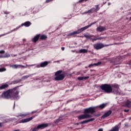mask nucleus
<instances>
[{
    "label": "nucleus",
    "mask_w": 131,
    "mask_h": 131,
    "mask_svg": "<svg viewBox=\"0 0 131 131\" xmlns=\"http://www.w3.org/2000/svg\"><path fill=\"white\" fill-rule=\"evenodd\" d=\"M61 73H62V70H59L55 72L54 78L55 80L59 81L60 80H63L64 79L65 76L64 75V74Z\"/></svg>",
    "instance_id": "20e7f679"
},
{
    "label": "nucleus",
    "mask_w": 131,
    "mask_h": 131,
    "mask_svg": "<svg viewBox=\"0 0 131 131\" xmlns=\"http://www.w3.org/2000/svg\"><path fill=\"white\" fill-rule=\"evenodd\" d=\"M112 113V111L110 110L106 112L103 115H102L101 117V118H106V117H108V116H110V115H111Z\"/></svg>",
    "instance_id": "9b49d317"
},
{
    "label": "nucleus",
    "mask_w": 131,
    "mask_h": 131,
    "mask_svg": "<svg viewBox=\"0 0 131 131\" xmlns=\"http://www.w3.org/2000/svg\"><path fill=\"white\" fill-rule=\"evenodd\" d=\"M61 50H62V51H64V50H65V48L61 47Z\"/></svg>",
    "instance_id": "ea45409f"
},
{
    "label": "nucleus",
    "mask_w": 131,
    "mask_h": 131,
    "mask_svg": "<svg viewBox=\"0 0 131 131\" xmlns=\"http://www.w3.org/2000/svg\"><path fill=\"white\" fill-rule=\"evenodd\" d=\"M20 27H21V26H19L16 27L15 29H14L13 30L10 31V32L5 34L4 35H6V34H9V33H11L14 31H16V30H18V29H19L20 28Z\"/></svg>",
    "instance_id": "4be33fe9"
},
{
    "label": "nucleus",
    "mask_w": 131,
    "mask_h": 131,
    "mask_svg": "<svg viewBox=\"0 0 131 131\" xmlns=\"http://www.w3.org/2000/svg\"><path fill=\"white\" fill-rule=\"evenodd\" d=\"M19 90L17 87L12 89H10L6 92H4L2 96L4 99H13L18 100L19 99Z\"/></svg>",
    "instance_id": "f257e3e1"
},
{
    "label": "nucleus",
    "mask_w": 131,
    "mask_h": 131,
    "mask_svg": "<svg viewBox=\"0 0 131 131\" xmlns=\"http://www.w3.org/2000/svg\"><path fill=\"white\" fill-rule=\"evenodd\" d=\"M34 117H35V116H33L30 118L23 119L19 122V123H25L26 122H29V121H31V120H32V119H33V118H34Z\"/></svg>",
    "instance_id": "9d476101"
},
{
    "label": "nucleus",
    "mask_w": 131,
    "mask_h": 131,
    "mask_svg": "<svg viewBox=\"0 0 131 131\" xmlns=\"http://www.w3.org/2000/svg\"><path fill=\"white\" fill-rule=\"evenodd\" d=\"M29 114H30V113L20 114L19 115V116H20L21 117H25L26 116H27V115H29Z\"/></svg>",
    "instance_id": "a878e982"
},
{
    "label": "nucleus",
    "mask_w": 131,
    "mask_h": 131,
    "mask_svg": "<svg viewBox=\"0 0 131 131\" xmlns=\"http://www.w3.org/2000/svg\"><path fill=\"white\" fill-rule=\"evenodd\" d=\"M84 14H89V12H88V11L84 12L82 13V15H84Z\"/></svg>",
    "instance_id": "e433bc0d"
},
{
    "label": "nucleus",
    "mask_w": 131,
    "mask_h": 131,
    "mask_svg": "<svg viewBox=\"0 0 131 131\" xmlns=\"http://www.w3.org/2000/svg\"><path fill=\"white\" fill-rule=\"evenodd\" d=\"M110 5H111V3H108V6H110Z\"/></svg>",
    "instance_id": "37998d69"
},
{
    "label": "nucleus",
    "mask_w": 131,
    "mask_h": 131,
    "mask_svg": "<svg viewBox=\"0 0 131 131\" xmlns=\"http://www.w3.org/2000/svg\"><path fill=\"white\" fill-rule=\"evenodd\" d=\"M4 13H5V14H9V12H4Z\"/></svg>",
    "instance_id": "a18cd8bd"
},
{
    "label": "nucleus",
    "mask_w": 131,
    "mask_h": 131,
    "mask_svg": "<svg viewBox=\"0 0 131 131\" xmlns=\"http://www.w3.org/2000/svg\"><path fill=\"white\" fill-rule=\"evenodd\" d=\"M4 53H5V51L4 50L0 51V54H4Z\"/></svg>",
    "instance_id": "72a5a7b5"
},
{
    "label": "nucleus",
    "mask_w": 131,
    "mask_h": 131,
    "mask_svg": "<svg viewBox=\"0 0 131 131\" xmlns=\"http://www.w3.org/2000/svg\"><path fill=\"white\" fill-rule=\"evenodd\" d=\"M31 25V23L30 21H26L21 25L20 26H25L26 27H29Z\"/></svg>",
    "instance_id": "f3484780"
},
{
    "label": "nucleus",
    "mask_w": 131,
    "mask_h": 131,
    "mask_svg": "<svg viewBox=\"0 0 131 131\" xmlns=\"http://www.w3.org/2000/svg\"><path fill=\"white\" fill-rule=\"evenodd\" d=\"M88 14H92V13H95V10L94 8H92L89 10L88 11Z\"/></svg>",
    "instance_id": "cd10ccee"
},
{
    "label": "nucleus",
    "mask_w": 131,
    "mask_h": 131,
    "mask_svg": "<svg viewBox=\"0 0 131 131\" xmlns=\"http://www.w3.org/2000/svg\"><path fill=\"white\" fill-rule=\"evenodd\" d=\"M98 131H103V128H100Z\"/></svg>",
    "instance_id": "58836bf2"
},
{
    "label": "nucleus",
    "mask_w": 131,
    "mask_h": 131,
    "mask_svg": "<svg viewBox=\"0 0 131 131\" xmlns=\"http://www.w3.org/2000/svg\"><path fill=\"white\" fill-rule=\"evenodd\" d=\"M6 69L5 68L0 69V72H4V71H6Z\"/></svg>",
    "instance_id": "2f4dec72"
},
{
    "label": "nucleus",
    "mask_w": 131,
    "mask_h": 131,
    "mask_svg": "<svg viewBox=\"0 0 131 131\" xmlns=\"http://www.w3.org/2000/svg\"><path fill=\"white\" fill-rule=\"evenodd\" d=\"M19 82H21V80H17L15 81H13L12 82V83H13V84H16V83H19Z\"/></svg>",
    "instance_id": "c85d7f7f"
},
{
    "label": "nucleus",
    "mask_w": 131,
    "mask_h": 131,
    "mask_svg": "<svg viewBox=\"0 0 131 131\" xmlns=\"http://www.w3.org/2000/svg\"><path fill=\"white\" fill-rule=\"evenodd\" d=\"M54 63H56V61H54Z\"/></svg>",
    "instance_id": "3c124183"
},
{
    "label": "nucleus",
    "mask_w": 131,
    "mask_h": 131,
    "mask_svg": "<svg viewBox=\"0 0 131 131\" xmlns=\"http://www.w3.org/2000/svg\"><path fill=\"white\" fill-rule=\"evenodd\" d=\"M40 36V34H38L37 35H36L32 39V41H33V42H36V41H37V40H38L39 37Z\"/></svg>",
    "instance_id": "2eb2a0df"
},
{
    "label": "nucleus",
    "mask_w": 131,
    "mask_h": 131,
    "mask_svg": "<svg viewBox=\"0 0 131 131\" xmlns=\"http://www.w3.org/2000/svg\"><path fill=\"white\" fill-rule=\"evenodd\" d=\"M4 35H5V34L0 35V37H1V36H4Z\"/></svg>",
    "instance_id": "c03bdc74"
},
{
    "label": "nucleus",
    "mask_w": 131,
    "mask_h": 131,
    "mask_svg": "<svg viewBox=\"0 0 131 131\" xmlns=\"http://www.w3.org/2000/svg\"><path fill=\"white\" fill-rule=\"evenodd\" d=\"M53 0H46V3H50V2H52Z\"/></svg>",
    "instance_id": "c9c22d12"
},
{
    "label": "nucleus",
    "mask_w": 131,
    "mask_h": 131,
    "mask_svg": "<svg viewBox=\"0 0 131 131\" xmlns=\"http://www.w3.org/2000/svg\"><path fill=\"white\" fill-rule=\"evenodd\" d=\"M76 124H77V125H78V123H76Z\"/></svg>",
    "instance_id": "49530a36"
},
{
    "label": "nucleus",
    "mask_w": 131,
    "mask_h": 131,
    "mask_svg": "<svg viewBox=\"0 0 131 131\" xmlns=\"http://www.w3.org/2000/svg\"><path fill=\"white\" fill-rule=\"evenodd\" d=\"M106 30V27H99L96 29L97 31H99V32H102V31H105Z\"/></svg>",
    "instance_id": "4468645a"
},
{
    "label": "nucleus",
    "mask_w": 131,
    "mask_h": 131,
    "mask_svg": "<svg viewBox=\"0 0 131 131\" xmlns=\"http://www.w3.org/2000/svg\"><path fill=\"white\" fill-rule=\"evenodd\" d=\"M85 2H88V0H85Z\"/></svg>",
    "instance_id": "09e8293b"
},
{
    "label": "nucleus",
    "mask_w": 131,
    "mask_h": 131,
    "mask_svg": "<svg viewBox=\"0 0 131 131\" xmlns=\"http://www.w3.org/2000/svg\"><path fill=\"white\" fill-rule=\"evenodd\" d=\"M92 117V115L90 114H84L83 115H80L78 117V119L79 120H81L82 119H86V118H91Z\"/></svg>",
    "instance_id": "6e6552de"
},
{
    "label": "nucleus",
    "mask_w": 131,
    "mask_h": 131,
    "mask_svg": "<svg viewBox=\"0 0 131 131\" xmlns=\"http://www.w3.org/2000/svg\"><path fill=\"white\" fill-rule=\"evenodd\" d=\"M86 48H89V46H87Z\"/></svg>",
    "instance_id": "603ef678"
},
{
    "label": "nucleus",
    "mask_w": 131,
    "mask_h": 131,
    "mask_svg": "<svg viewBox=\"0 0 131 131\" xmlns=\"http://www.w3.org/2000/svg\"><path fill=\"white\" fill-rule=\"evenodd\" d=\"M93 47L95 50H100L101 49H103V48L105 47H107V46H104V44L102 43H97L94 44Z\"/></svg>",
    "instance_id": "0eeeda50"
},
{
    "label": "nucleus",
    "mask_w": 131,
    "mask_h": 131,
    "mask_svg": "<svg viewBox=\"0 0 131 131\" xmlns=\"http://www.w3.org/2000/svg\"><path fill=\"white\" fill-rule=\"evenodd\" d=\"M10 57V54H6L5 56H0V58H9Z\"/></svg>",
    "instance_id": "c756f323"
},
{
    "label": "nucleus",
    "mask_w": 131,
    "mask_h": 131,
    "mask_svg": "<svg viewBox=\"0 0 131 131\" xmlns=\"http://www.w3.org/2000/svg\"><path fill=\"white\" fill-rule=\"evenodd\" d=\"M95 7L96 8H93L94 10V12H98V11L100 10V7H99V5H96Z\"/></svg>",
    "instance_id": "bb28decb"
},
{
    "label": "nucleus",
    "mask_w": 131,
    "mask_h": 131,
    "mask_svg": "<svg viewBox=\"0 0 131 131\" xmlns=\"http://www.w3.org/2000/svg\"><path fill=\"white\" fill-rule=\"evenodd\" d=\"M83 2H85V0H80L79 3H83Z\"/></svg>",
    "instance_id": "f704fd0d"
},
{
    "label": "nucleus",
    "mask_w": 131,
    "mask_h": 131,
    "mask_svg": "<svg viewBox=\"0 0 131 131\" xmlns=\"http://www.w3.org/2000/svg\"><path fill=\"white\" fill-rule=\"evenodd\" d=\"M101 64H102V62L101 61H99L98 63L90 64L89 66V68H91V67H93V66H99V65H101Z\"/></svg>",
    "instance_id": "a211bd4d"
},
{
    "label": "nucleus",
    "mask_w": 131,
    "mask_h": 131,
    "mask_svg": "<svg viewBox=\"0 0 131 131\" xmlns=\"http://www.w3.org/2000/svg\"><path fill=\"white\" fill-rule=\"evenodd\" d=\"M51 63V61H45L41 63H40V67H46V66H48V64Z\"/></svg>",
    "instance_id": "dca6fc26"
},
{
    "label": "nucleus",
    "mask_w": 131,
    "mask_h": 131,
    "mask_svg": "<svg viewBox=\"0 0 131 131\" xmlns=\"http://www.w3.org/2000/svg\"><path fill=\"white\" fill-rule=\"evenodd\" d=\"M8 86H9V85L7 84H3L0 86V90H4V89H7Z\"/></svg>",
    "instance_id": "5701e85b"
},
{
    "label": "nucleus",
    "mask_w": 131,
    "mask_h": 131,
    "mask_svg": "<svg viewBox=\"0 0 131 131\" xmlns=\"http://www.w3.org/2000/svg\"><path fill=\"white\" fill-rule=\"evenodd\" d=\"M79 53H80V54H85L88 53V50L85 49H82L79 51Z\"/></svg>",
    "instance_id": "6ab92c4d"
},
{
    "label": "nucleus",
    "mask_w": 131,
    "mask_h": 131,
    "mask_svg": "<svg viewBox=\"0 0 131 131\" xmlns=\"http://www.w3.org/2000/svg\"><path fill=\"white\" fill-rule=\"evenodd\" d=\"M47 38H48V37H47L46 35H42L40 36V39L41 40H43L45 39H47Z\"/></svg>",
    "instance_id": "393cba45"
},
{
    "label": "nucleus",
    "mask_w": 131,
    "mask_h": 131,
    "mask_svg": "<svg viewBox=\"0 0 131 131\" xmlns=\"http://www.w3.org/2000/svg\"><path fill=\"white\" fill-rule=\"evenodd\" d=\"M30 76H31V75L24 76L21 78V79H27V78H28V77H29Z\"/></svg>",
    "instance_id": "7c9ffc66"
},
{
    "label": "nucleus",
    "mask_w": 131,
    "mask_h": 131,
    "mask_svg": "<svg viewBox=\"0 0 131 131\" xmlns=\"http://www.w3.org/2000/svg\"><path fill=\"white\" fill-rule=\"evenodd\" d=\"M6 122H8V120H6L5 121H4L3 123H6Z\"/></svg>",
    "instance_id": "79ce46f5"
},
{
    "label": "nucleus",
    "mask_w": 131,
    "mask_h": 131,
    "mask_svg": "<svg viewBox=\"0 0 131 131\" xmlns=\"http://www.w3.org/2000/svg\"><path fill=\"white\" fill-rule=\"evenodd\" d=\"M28 66V65H26V67H25L21 64H12V65H10V68H13V69H17V68H21L22 67L23 68H26V67H27Z\"/></svg>",
    "instance_id": "1a4fd4ad"
},
{
    "label": "nucleus",
    "mask_w": 131,
    "mask_h": 131,
    "mask_svg": "<svg viewBox=\"0 0 131 131\" xmlns=\"http://www.w3.org/2000/svg\"><path fill=\"white\" fill-rule=\"evenodd\" d=\"M90 77L89 76L86 77H78V80H83L84 79H89Z\"/></svg>",
    "instance_id": "aec40b11"
},
{
    "label": "nucleus",
    "mask_w": 131,
    "mask_h": 131,
    "mask_svg": "<svg viewBox=\"0 0 131 131\" xmlns=\"http://www.w3.org/2000/svg\"><path fill=\"white\" fill-rule=\"evenodd\" d=\"M95 120V118H91L89 120H86L84 121H83L80 122L81 124H84L85 123H88V122H91V121H94Z\"/></svg>",
    "instance_id": "ddd939ff"
},
{
    "label": "nucleus",
    "mask_w": 131,
    "mask_h": 131,
    "mask_svg": "<svg viewBox=\"0 0 131 131\" xmlns=\"http://www.w3.org/2000/svg\"><path fill=\"white\" fill-rule=\"evenodd\" d=\"M48 124L47 123H46V124H40V125H38L37 126V128L38 129H42V128H45L46 127H47Z\"/></svg>",
    "instance_id": "f8f14e48"
},
{
    "label": "nucleus",
    "mask_w": 131,
    "mask_h": 131,
    "mask_svg": "<svg viewBox=\"0 0 131 131\" xmlns=\"http://www.w3.org/2000/svg\"><path fill=\"white\" fill-rule=\"evenodd\" d=\"M100 89L102 91H104L105 93H107V94H110V93H112V91L114 94H116V95H120V89H119V86L118 85H114L112 87L110 84H102L100 86Z\"/></svg>",
    "instance_id": "f03ea898"
},
{
    "label": "nucleus",
    "mask_w": 131,
    "mask_h": 131,
    "mask_svg": "<svg viewBox=\"0 0 131 131\" xmlns=\"http://www.w3.org/2000/svg\"><path fill=\"white\" fill-rule=\"evenodd\" d=\"M130 19L131 20V16L130 17Z\"/></svg>",
    "instance_id": "8fccbe9b"
},
{
    "label": "nucleus",
    "mask_w": 131,
    "mask_h": 131,
    "mask_svg": "<svg viewBox=\"0 0 131 131\" xmlns=\"http://www.w3.org/2000/svg\"><path fill=\"white\" fill-rule=\"evenodd\" d=\"M3 126V123H0V127H2Z\"/></svg>",
    "instance_id": "a19ab883"
},
{
    "label": "nucleus",
    "mask_w": 131,
    "mask_h": 131,
    "mask_svg": "<svg viewBox=\"0 0 131 131\" xmlns=\"http://www.w3.org/2000/svg\"><path fill=\"white\" fill-rule=\"evenodd\" d=\"M84 114H89L90 113L93 114V113H95V107H89L84 109Z\"/></svg>",
    "instance_id": "423d86ee"
},
{
    "label": "nucleus",
    "mask_w": 131,
    "mask_h": 131,
    "mask_svg": "<svg viewBox=\"0 0 131 131\" xmlns=\"http://www.w3.org/2000/svg\"><path fill=\"white\" fill-rule=\"evenodd\" d=\"M96 23H97V21H94L91 23L90 25H89L88 26H85L78 30L77 31L72 32L68 34V36H73V35H75V34H79V33H81V32H82V31H84V30L88 29V28H90L91 26H92V25H94V24H96Z\"/></svg>",
    "instance_id": "7ed1b4c3"
},
{
    "label": "nucleus",
    "mask_w": 131,
    "mask_h": 131,
    "mask_svg": "<svg viewBox=\"0 0 131 131\" xmlns=\"http://www.w3.org/2000/svg\"><path fill=\"white\" fill-rule=\"evenodd\" d=\"M84 36L85 37V38H87V39H90V40H92V41H95L96 40H98V39H103V38H106L105 37L97 38V36H96L88 34H85Z\"/></svg>",
    "instance_id": "39448f33"
},
{
    "label": "nucleus",
    "mask_w": 131,
    "mask_h": 131,
    "mask_svg": "<svg viewBox=\"0 0 131 131\" xmlns=\"http://www.w3.org/2000/svg\"><path fill=\"white\" fill-rule=\"evenodd\" d=\"M124 112H128L129 111V110H124Z\"/></svg>",
    "instance_id": "4c0bfd02"
},
{
    "label": "nucleus",
    "mask_w": 131,
    "mask_h": 131,
    "mask_svg": "<svg viewBox=\"0 0 131 131\" xmlns=\"http://www.w3.org/2000/svg\"><path fill=\"white\" fill-rule=\"evenodd\" d=\"M30 66H33V64L31 65Z\"/></svg>",
    "instance_id": "de8ad7c7"
},
{
    "label": "nucleus",
    "mask_w": 131,
    "mask_h": 131,
    "mask_svg": "<svg viewBox=\"0 0 131 131\" xmlns=\"http://www.w3.org/2000/svg\"><path fill=\"white\" fill-rule=\"evenodd\" d=\"M126 106L128 108H130V107H131V101H130L129 100H127L126 102Z\"/></svg>",
    "instance_id": "b1692460"
},
{
    "label": "nucleus",
    "mask_w": 131,
    "mask_h": 131,
    "mask_svg": "<svg viewBox=\"0 0 131 131\" xmlns=\"http://www.w3.org/2000/svg\"><path fill=\"white\" fill-rule=\"evenodd\" d=\"M37 129H38V128H37V127H34V128H31V131H36V130H37Z\"/></svg>",
    "instance_id": "473e14b6"
},
{
    "label": "nucleus",
    "mask_w": 131,
    "mask_h": 131,
    "mask_svg": "<svg viewBox=\"0 0 131 131\" xmlns=\"http://www.w3.org/2000/svg\"><path fill=\"white\" fill-rule=\"evenodd\" d=\"M106 105H107V104H106V103H103V104H100L99 106H96V108H97V107H98L100 108V109H104V108H105Z\"/></svg>",
    "instance_id": "412c9836"
}]
</instances>
